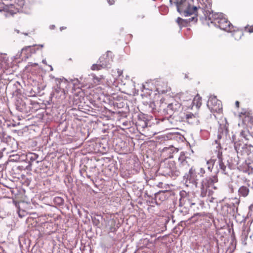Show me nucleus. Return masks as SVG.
I'll return each instance as SVG.
<instances>
[{"mask_svg": "<svg viewBox=\"0 0 253 253\" xmlns=\"http://www.w3.org/2000/svg\"><path fill=\"white\" fill-rule=\"evenodd\" d=\"M211 9L210 4L208 6L206 5L205 6L202 8L205 16L210 21L211 23L221 30L227 32H231L233 26L230 21L225 17L224 15L222 13H213L212 12L211 13Z\"/></svg>", "mask_w": 253, "mask_h": 253, "instance_id": "obj_1", "label": "nucleus"}, {"mask_svg": "<svg viewBox=\"0 0 253 253\" xmlns=\"http://www.w3.org/2000/svg\"><path fill=\"white\" fill-rule=\"evenodd\" d=\"M240 140L234 143V148L237 153L249 155L253 152V146L248 141H253V136L248 130H243L240 133Z\"/></svg>", "mask_w": 253, "mask_h": 253, "instance_id": "obj_2", "label": "nucleus"}, {"mask_svg": "<svg viewBox=\"0 0 253 253\" xmlns=\"http://www.w3.org/2000/svg\"><path fill=\"white\" fill-rule=\"evenodd\" d=\"M217 182L218 178L216 175L203 178L200 183L201 196L202 197L208 196L210 202H214L215 198L213 197L214 192L212 191V189H217V187L214 184Z\"/></svg>", "mask_w": 253, "mask_h": 253, "instance_id": "obj_3", "label": "nucleus"}, {"mask_svg": "<svg viewBox=\"0 0 253 253\" xmlns=\"http://www.w3.org/2000/svg\"><path fill=\"white\" fill-rule=\"evenodd\" d=\"M157 172L160 175L174 178L180 175V171L177 169L175 162L168 159L160 163Z\"/></svg>", "mask_w": 253, "mask_h": 253, "instance_id": "obj_4", "label": "nucleus"}, {"mask_svg": "<svg viewBox=\"0 0 253 253\" xmlns=\"http://www.w3.org/2000/svg\"><path fill=\"white\" fill-rule=\"evenodd\" d=\"M193 0H180L175 1L174 3L176 5L177 11L182 16L190 17L191 14L194 13L198 7L193 6Z\"/></svg>", "mask_w": 253, "mask_h": 253, "instance_id": "obj_5", "label": "nucleus"}, {"mask_svg": "<svg viewBox=\"0 0 253 253\" xmlns=\"http://www.w3.org/2000/svg\"><path fill=\"white\" fill-rule=\"evenodd\" d=\"M178 170L180 173L181 172H185L189 169L194 162L193 152L191 153L187 151H182L180 153L178 159Z\"/></svg>", "mask_w": 253, "mask_h": 253, "instance_id": "obj_6", "label": "nucleus"}, {"mask_svg": "<svg viewBox=\"0 0 253 253\" xmlns=\"http://www.w3.org/2000/svg\"><path fill=\"white\" fill-rule=\"evenodd\" d=\"M10 2H3V10L6 11L5 17L13 15L17 12L21 11V8L24 5V0H9Z\"/></svg>", "mask_w": 253, "mask_h": 253, "instance_id": "obj_7", "label": "nucleus"}, {"mask_svg": "<svg viewBox=\"0 0 253 253\" xmlns=\"http://www.w3.org/2000/svg\"><path fill=\"white\" fill-rule=\"evenodd\" d=\"M188 172L185 173L183 177V181L186 186H189L191 188H199L200 184L198 185V181L199 179L197 171L193 167L188 169Z\"/></svg>", "mask_w": 253, "mask_h": 253, "instance_id": "obj_8", "label": "nucleus"}, {"mask_svg": "<svg viewBox=\"0 0 253 253\" xmlns=\"http://www.w3.org/2000/svg\"><path fill=\"white\" fill-rule=\"evenodd\" d=\"M111 53V52L108 51L106 55L101 56L97 63L92 65L91 69L98 70L102 68H110V65L112 62V57L109 56V54Z\"/></svg>", "mask_w": 253, "mask_h": 253, "instance_id": "obj_9", "label": "nucleus"}, {"mask_svg": "<svg viewBox=\"0 0 253 253\" xmlns=\"http://www.w3.org/2000/svg\"><path fill=\"white\" fill-rule=\"evenodd\" d=\"M207 106L211 112L219 113L222 110V104L216 96H211L207 102Z\"/></svg>", "mask_w": 253, "mask_h": 253, "instance_id": "obj_10", "label": "nucleus"}, {"mask_svg": "<svg viewBox=\"0 0 253 253\" xmlns=\"http://www.w3.org/2000/svg\"><path fill=\"white\" fill-rule=\"evenodd\" d=\"M181 107L180 103L175 100H173L171 103H169L166 109H164V112L169 115L170 118L172 114L178 111Z\"/></svg>", "mask_w": 253, "mask_h": 253, "instance_id": "obj_11", "label": "nucleus"}, {"mask_svg": "<svg viewBox=\"0 0 253 253\" xmlns=\"http://www.w3.org/2000/svg\"><path fill=\"white\" fill-rule=\"evenodd\" d=\"M217 160L216 162V167L217 168V173L221 172V173L226 174V167L223 162L222 152L218 151L217 155Z\"/></svg>", "mask_w": 253, "mask_h": 253, "instance_id": "obj_12", "label": "nucleus"}, {"mask_svg": "<svg viewBox=\"0 0 253 253\" xmlns=\"http://www.w3.org/2000/svg\"><path fill=\"white\" fill-rule=\"evenodd\" d=\"M183 115L184 116L182 117L183 119L188 124L193 125H197L199 124V120L196 115L191 113H184Z\"/></svg>", "mask_w": 253, "mask_h": 253, "instance_id": "obj_13", "label": "nucleus"}, {"mask_svg": "<svg viewBox=\"0 0 253 253\" xmlns=\"http://www.w3.org/2000/svg\"><path fill=\"white\" fill-rule=\"evenodd\" d=\"M166 199L165 192L163 191H160L159 192L155 194V197L152 199V203H155L158 205L161 203Z\"/></svg>", "mask_w": 253, "mask_h": 253, "instance_id": "obj_14", "label": "nucleus"}, {"mask_svg": "<svg viewBox=\"0 0 253 253\" xmlns=\"http://www.w3.org/2000/svg\"><path fill=\"white\" fill-rule=\"evenodd\" d=\"M195 203L193 202L192 200H190L187 197H181L179 199V206L184 207L186 209L189 207L192 208L193 205H195Z\"/></svg>", "mask_w": 253, "mask_h": 253, "instance_id": "obj_15", "label": "nucleus"}, {"mask_svg": "<svg viewBox=\"0 0 253 253\" xmlns=\"http://www.w3.org/2000/svg\"><path fill=\"white\" fill-rule=\"evenodd\" d=\"M53 95L56 98L59 97L61 99H64L65 97V91L64 89L61 88L58 86V84H57L53 92Z\"/></svg>", "mask_w": 253, "mask_h": 253, "instance_id": "obj_16", "label": "nucleus"}, {"mask_svg": "<svg viewBox=\"0 0 253 253\" xmlns=\"http://www.w3.org/2000/svg\"><path fill=\"white\" fill-rule=\"evenodd\" d=\"M39 157V155L33 153L28 154L27 161L29 165L26 166V169H29L32 166V163L35 161Z\"/></svg>", "mask_w": 253, "mask_h": 253, "instance_id": "obj_17", "label": "nucleus"}, {"mask_svg": "<svg viewBox=\"0 0 253 253\" xmlns=\"http://www.w3.org/2000/svg\"><path fill=\"white\" fill-rule=\"evenodd\" d=\"M234 207V204L233 203H232L231 204H226L221 207V212L222 214L223 215V216H227V214L230 212L229 210H231L233 209V207Z\"/></svg>", "mask_w": 253, "mask_h": 253, "instance_id": "obj_18", "label": "nucleus"}, {"mask_svg": "<svg viewBox=\"0 0 253 253\" xmlns=\"http://www.w3.org/2000/svg\"><path fill=\"white\" fill-rule=\"evenodd\" d=\"M192 16L191 17L184 19V21L186 23H196L198 20L197 10L194 13L191 14L190 16Z\"/></svg>", "mask_w": 253, "mask_h": 253, "instance_id": "obj_19", "label": "nucleus"}, {"mask_svg": "<svg viewBox=\"0 0 253 253\" xmlns=\"http://www.w3.org/2000/svg\"><path fill=\"white\" fill-rule=\"evenodd\" d=\"M218 132L219 134L218 135V138H220L222 135H226L228 133V127L226 126V125L222 126L220 125V126L218 128Z\"/></svg>", "mask_w": 253, "mask_h": 253, "instance_id": "obj_20", "label": "nucleus"}, {"mask_svg": "<svg viewBox=\"0 0 253 253\" xmlns=\"http://www.w3.org/2000/svg\"><path fill=\"white\" fill-rule=\"evenodd\" d=\"M239 194L243 197H246L249 192V188L245 186H241L238 190Z\"/></svg>", "mask_w": 253, "mask_h": 253, "instance_id": "obj_21", "label": "nucleus"}, {"mask_svg": "<svg viewBox=\"0 0 253 253\" xmlns=\"http://www.w3.org/2000/svg\"><path fill=\"white\" fill-rule=\"evenodd\" d=\"M216 160L211 159L206 163L207 168L210 172L212 171L214 165L215 164Z\"/></svg>", "mask_w": 253, "mask_h": 253, "instance_id": "obj_22", "label": "nucleus"}, {"mask_svg": "<svg viewBox=\"0 0 253 253\" xmlns=\"http://www.w3.org/2000/svg\"><path fill=\"white\" fill-rule=\"evenodd\" d=\"M32 49L31 46L25 47L22 49L20 55H22V54H25V57L26 58H28L29 56V53H31L32 52Z\"/></svg>", "mask_w": 253, "mask_h": 253, "instance_id": "obj_23", "label": "nucleus"}, {"mask_svg": "<svg viewBox=\"0 0 253 253\" xmlns=\"http://www.w3.org/2000/svg\"><path fill=\"white\" fill-rule=\"evenodd\" d=\"M174 147L173 146L169 147H164L162 152L164 153H169V155L168 156L169 158H172V155H171V153L173 152Z\"/></svg>", "mask_w": 253, "mask_h": 253, "instance_id": "obj_24", "label": "nucleus"}, {"mask_svg": "<svg viewBox=\"0 0 253 253\" xmlns=\"http://www.w3.org/2000/svg\"><path fill=\"white\" fill-rule=\"evenodd\" d=\"M244 171L249 174L253 173V163H249L245 168Z\"/></svg>", "mask_w": 253, "mask_h": 253, "instance_id": "obj_25", "label": "nucleus"}, {"mask_svg": "<svg viewBox=\"0 0 253 253\" xmlns=\"http://www.w3.org/2000/svg\"><path fill=\"white\" fill-rule=\"evenodd\" d=\"M54 203L58 206H62L64 204V199L60 197H56L53 199Z\"/></svg>", "mask_w": 253, "mask_h": 253, "instance_id": "obj_26", "label": "nucleus"}, {"mask_svg": "<svg viewBox=\"0 0 253 253\" xmlns=\"http://www.w3.org/2000/svg\"><path fill=\"white\" fill-rule=\"evenodd\" d=\"M243 35V33L242 32L237 31L234 32L233 33V36L234 37L235 39L236 40H239L241 38V37Z\"/></svg>", "mask_w": 253, "mask_h": 253, "instance_id": "obj_27", "label": "nucleus"}, {"mask_svg": "<svg viewBox=\"0 0 253 253\" xmlns=\"http://www.w3.org/2000/svg\"><path fill=\"white\" fill-rule=\"evenodd\" d=\"M206 171H205V170L204 168H200L199 170V171H197V174H198V177H199V179H200V178L202 177H203L204 176V174L205 173Z\"/></svg>", "mask_w": 253, "mask_h": 253, "instance_id": "obj_28", "label": "nucleus"}, {"mask_svg": "<svg viewBox=\"0 0 253 253\" xmlns=\"http://www.w3.org/2000/svg\"><path fill=\"white\" fill-rule=\"evenodd\" d=\"M27 158L28 154L25 155L24 154H22L21 155H19V156H18L19 162L27 161Z\"/></svg>", "mask_w": 253, "mask_h": 253, "instance_id": "obj_29", "label": "nucleus"}, {"mask_svg": "<svg viewBox=\"0 0 253 253\" xmlns=\"http://www.w3.org/2000/svg\"><path fill=\"white\" fill-rule=\"evenodd\" d=\"M137 126H140L142 128H145L147 126V123L145 121H140L137 122Z\"/></svg>", "mask_w": 253, "mask_h": 253, "instance_id": "obj_30", "label": "nucleus"}, {"mask_svg": "<svg viewBox=\"0 0 253 253\" xmlns=\"http://www.w3.org/2000/svg\"><path fill=\"white\" fill-rule=\"evenodd\" d=\"M102 79V77L101 76L100 78L97 77H94L93 78V81L95 84H99L101 82V80Z\"/></svg>", "mask_w": 253, "mask_h": 253, "instance_id": "obj_31", "label": "nucleus"}, {"mask_svg": "<svg viewBox=\"0 0 253 253\" xmlns=\"http://www.w3.org/2000/svg\"><path fill=\"white\" fill-rule=\"evenodd\" d=\"M157 90L159 93H165L168 91L167 86L164 89H161L159 86H158L157 88Z\"/></svg>", "mask_w": 253, "mask_h": 253, "instance_id": "obj_32", "label": "nucleus"}, {"mask_svg": "<svg viewBox=\"0 0 253 253\" xmlns=\"http://www.w3.org/2000/svg\"><path fill=\"white\" fill-rule=\"evenodd\" d=\"M232 165L234 166H238L239 164V157L237 156V157H235L233 161H232Z\"/></svg>", "mask_w": 253, "mask_h": 253, "instance_id": "obj_33", "label": "nucleus"}, {"mask_svg": "<svg viewBox=\"0 0 253 253\" xmlns=\"http://www.w3.org/2000/svg\"><path fill=\"white\" fill-rule=\"evenodd\" d=\"M18 156H19V154H16L12 156L13 159L12 160L14 161H19V159H18Z\"/></svg>", "mask_w": 253, "mask_h": 253, "instance_id": "obj_34", "label": "nucleus"}, {"mask_svg": "<svg viewBox=\"0 0 253 253\" xmlns=\"http://www.w3.org/2000/svg\"><path fill=\"white\" fill-rule=\"evenodd\" d=\"M93 223L95 225H97L99 223V220L95 217L92 218Z\"/></svg>", "mask_w": 253, "mask_h": 253, "instance_id": "obj_35", "label": "nucleus"}, {"mask_svg": "<svg viewBox=\"0 0 253 253\" xmlns=\"http://www.w3.org/2000/svg\"><path fill=\"white\" fill-rule=\"evenodd\" d=\"M246 30L248 31L249 33L253 32V26H250L249 27H246Z\"/></svg>", "mask_w": 253, "mask_h": 253, "instance_id": "obj_36", "label": "nucleus"}, {"mask_svg": "<svg viewBox=\"0 0 253 253\" xmlns=\"http://www.w3.org/2000/svg\"><path fill=\"white\" fill-rule=\"evenodd\" d=\"M116 70H117V74H118L117 77H120L123 74V71L119 69H117Z\"/></svg>", "mask_w": 253, "mask_h": 253, "instance_id": "obj_37", "label": "nucleus"}, {"mask_svg": "<svg viewBox=\"0 0 253 253\" xmlns=\"http://www.w3.org/2000/svg\"><path fill=\"white\" fill-rule=\"evenodd\" d=\"M117 230L116 228L115 227H111L110 228V232H114Z\"/></svg>", "mask_w": 253, "mask_h": 253, "instance_id": "obj_38", "label": "nucleus"}, {"mask_svg": "<svg viewBox=\"0 0 253 253\" xmlns=\"http://www.w3.org/2000/svg\"><path fill=\"white\" fill-rule=\"evenodd\" d=\"M5 150V148H3L0 151V159H1L3 157V151Z\"/></svg>", "mask_w": 253, "mask_h": 253, "instance_id": "obj_39", "label": "nucleus"}, {"mask_svg": "<svg viewBox=\"0 0 253 253\" xmlns=\"http://www.w3.org/2000/svg\"><path fill=\"white\" fill-rule=\"evenodd\" d=\"M182 21H184V19H182V18H180V17H178L177 18V20H176V22L178 23V24H180V22Z\"/></svg>", "mask_w": 253, "mask_h": 253, "instance_id": "obj_40", "label": "nucleus"}, {"mask_svg": "<svg viewBox=\"0 0 253 253\" xmlns=\"http://www.w3.org/2000/svg\"><path fill=\"white\" fill-rule=\"evenodd\" d=\"M163 121H164L166 124L171 123L169 118H167V119L165 118L163 120Z\"/></svg>", "mask_w": 253, "mask_h": 253, "instance_id": "obj_41", "label": "nucleus"}, {"mask_svg": "<svg viewBox=\"0 0 253 253\" xmlns=\"http://www.w3.org/2000/svg\"><path fill=\"white\" fill-rule=\"evenodd\" d=\"M107 1L110 5H112V4H114V0H113L112 1H111L110 0H107Z\"/></svg>", "mask_w": 253, "mask_h": 253, "instance_id": "obj_42", "label": "nucleus"}, {"mask_svg": "<svg viewBox=\"0 0 253 253\" xmlns=\"http://www.w3.org/2000/svg\"><path fill=\"white\" fill-rule=\"evenodd\" d=\"M55 27V26L54 25H51L50 26L49 28H50V29L53 30V29H54Z\"/></svg>", "mask_w": 253, "mask_h": 253, "instance_id": "obj_43", "label": "nucleus"}, {"mask_svg": "<svg viewBox=\"0 0 253 253\" xmlns=\"http://www.w3.org/2000/svg\"><path fill=\"white\" fill-rule=\"evenodd\" d=\"M73 81L75 82L74 83V84H77V82H79V80H78V79H74Z\"/></svg>", "mask_w": 253, "mask_h": 253, "instance_id": "obj_44", "label": "nucleus"}, {"mask_svg": "<svg viewBox=\"0 0 253 253\" xmlns=\"http://www.w3.org/2000/svg\"><path fill=\"white\" fill-rule=\"evenodd\" d=\"M1 11H4L6 13V11L3 10V6L2 7H0V12Z\"/></svg>", "mask_w": 253, "mask_h": 253, "instance_id": "obj_45", "label": "nucleus"}, {"mask_svg": "<svg viewBox=\"0 0 253 253\" xmlns=\"http://www.w3.org/2000/svg\"><path fill=\"white\" fill-rule=\"evenodd\" d=\"M235 104H236V106H237V107H239V101H236V102H235Z\"/></svg>", "mask_w": 253, "mask_h": 253, "instance_id": "obj_46", "label": "nucleus"}, {"mask_svg": "<svg viewBox=\"0 0 253 253\" xmlns=\"http://www.w3.org/2000/svg\"><path fill=\"white\" fill-rule=\"evenodd\" d=\"M1 0L2 1V3H3V2H5V3L9 2L8 1L9 0Z\"/></svg>", "mask_w": 253, "mask_h": 253, "instance_id": "obj_47", "label": "nucleus"}, {"mask_svg": "<svg viewBox=\"0 0 253 253\" xmlns=\"http://www.w3.org/2000/svg\"><path fill=\"white\" fill-rule=\"evenodd\" d=\"M66 28V27H60V30L62 31V30L63 29H65Z\"/></svg>", "mask_w": 253, "mask_h": 253, "instance_id": "obj_48", "label": "nucleus"}, {"mask_svg": "<svg viewBox=\"0 0 253 253\" xmlns=\"http://www.w3.org/2000/svg\"><path fill=\"white\" fill-rule=\"evenodd\" d=\"M42 62L43 64H46V60L45 59L44 60H42Z\"/></svg>", "mask_w": 253, "mask_h": 253, "instance_id": "obj_49", "label": "nucleus"}, {"mask_svg": "<svg viewBox=\"0 0 253 253\" xmlns=\"http://www.w3.org/2000/svg\"><path fill=\"white\" fill-rule=\"evenodd\" d=\"M169 3H170V5H172V0H169Z\"/></svg>", "mask_w": 253, "mask_h": 253, "instance_id": "obj_50", "label": "nucleus"}, {"mask_svg": "<svg viewBox=\"0 0 253 253\" xmlns=\"http://www.w3.org/2000/svg\"><path fill=\"white\" fill-rule=\"evenodd\" d=\"M49 66H50V70H51V71H52V70H53V68H52V67L51 65H50Z\"/></svg>", "mask_w": 253, "mask_h": 253, "instance_id": "obj_51", "label": "nucleus"}, {"mask_svg": "<svg viewBox=\"0 0 253 253\" xmlns=\"http://www.w3.org/2000/svg\"><path fill=\"white\" fill-rule=\"evenodd\" d=\"M32 65H34V66H37V65H38V64H37V63H34V64L32 63Z\"/></svg>", "mask_w": 253, "mask_h": 253, "instance_id": "obj_52", "label": "nucleus"}, {"mask_svg": "<svg viewBox=\"0 0 253 253\" xmlns=\"http://www.w3.org/2000/svg\"><path fill=\"white\" fill-rule=\"evenodd\" d=\"M218 144V146H216V148H218V147L220 148V145L219 144Z\"/></svg>", "mask_w": 253, "mask_h": 253, "instance_id": "obj_53", "label": "nucleus"}, {"mask_svg": "<svg viewBox=\"0 0 253 253\" xmlns=\"http://www.w3.org/2000/svg\"><path fill=\"white\" fill-rule=\"evenodd\" d=\"M40 46H41L42 47L43 46V44H40Z\"/></svg>", "mask_w": 253, "mask_h": 253, "instance_id": "obj_54", "label": "nucleus"}, {"mask_svg": "<svg viewBox=\"0 0 253 253\" xmlns=\"http://www.w3.org/2000/svg\"><path fill=\"white\" fill-rule=\"evenodd\" d=\"M141 17L142 18H143V17H144V15H142L141 16Z\"/></svg>", "mask_w": 253, "mask_h": 253, "instance_id": "obj_55", "label": "nucleus"}, {"mask_svg": "<svg viewBox=\"0 0 253 253\" xmlns=\"http://www.w3.org/2000/svg\"><path fill=\"white\" fill-rule=\"evenodd\" d=\"M16 32H17V33H19V30H16Z\"/></svg>", "mask_w": 253, "mask_h": 253, "instance_id": "obj_56", "label": "nucleus"}, {"mask_svg": "<svg viewBox=\"0 0 253 253\" xmlns=\"http://www.w3.org/2000/svg\"><path fill=\"white\" fill-rule=\"evenodd\" d=\"M215 143H216V144H217V140H215Z\"/></svg>", "mask_w": 253, "mask_h": 253, "instance_id": "obj_57", "label": "nucleus"}, {"mask_svg": "<svg viewBox=\"0 0 253 253\" xmlns=\"http://www.w3.org/2000/svg\"><path fill=\"white\" fill-rule=\"evenodd\" d=\"M39 163V161H37V163H38V164Z\"/></svg>", "mask_w": 253, "mask_h": 253, "instance_id": "obj_58", "label": "nucleus"}, {"mask_svg": "<svg viewBox=\"0 0 253 253\" xmlns=\"http://www.w3.org/2000/svg\"><path fill=\"white\" fill-rule=\"evenodd\" d=\"M250 253V252H248V253Z\"/></svg>", "mask_w": 253, "mask_h": 253, "instance_id": "obj_59", "label": "nucleus"}]
</instances>
